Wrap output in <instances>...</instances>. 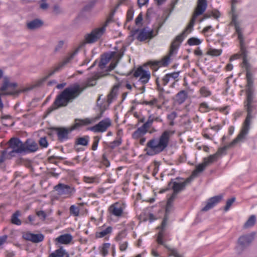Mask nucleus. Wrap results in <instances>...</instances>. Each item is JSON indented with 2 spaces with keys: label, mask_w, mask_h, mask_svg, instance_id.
<instances>
[{
  "label": "nucleus",
  "mask_w": 257,
  "mask_h": 257,
  "mask_svg": "<svg viewBox=\"0 0 257 257\" xmlns=\"http://www.w3.org/2000/svg\"><path fill=\"white\" fill-rule=\"evenodd\" d=\"M188 93L185 90H181L176 95V101L178 104L183 103L187 99Z\"/></svg>",
  "instance_id": "nucleus-29"
},
{
  "label": "nucleus",
  "mask_w": 257,
  "mask_h": 257,
  "mask_svg": "<svg viewBox=\"0 0 257 257\" xmlns=\"http://www.w3.org/2000/svg\"><path fill=\"white\" fill-rule=\"evenodd\" d=\"M7 159V152L6 150L1 151L0 155V167L4 168L5 167L4 163Z\"/></svg>",
  "instance_id": "nucleus-43"
},
{
  "label": "nucleus",
  "mask_w": 257,
  "mask_h": 257,
  "mask_svg": "<svg viewBox=\"0 0 257 257\" xmlns=\"http://www.w3.org/2000/svg\"><path fill=\"white\" fill-rule=\"evenodd\" d=\"M112 231V227L108 226L105 229L96 233V237L97 238H101L104 237L106 235L110 233Z\"/></svg>",
  "instance_id": "nucleus-37"
},
{
  "label": "nucleus",
  "mask_w": 257,
  "mask_h": 257,
  "mask_svg": "<svg viewBox=\"0 0 257 257\" xmlns=\"http://www.w3.org/2000/svg\"><path fill=\"white\" fill-rule=\"evenodd\" d=\"M207 6V4L206 0H198L196 8L189 23L183 32L178 35L173 41L171 44L168 54L162 58L161 61L155 62L151 61L148 63V65H150L152 69L156 71L160 66H166L169 64L171 60V57L174 54H176L180 44L183 41L184 37V35H186L191 32L193 29L196 18L198 16L203 14L206 9Z\"/></svg>",
  "instance_id": "nucleus-2"
},
{
  "label": "nucleus",
  "mask_w": 257,
  "mask_h": 257,
  "mask_svg": "<svg viewBox=\"0 0 257 257\" xmlns=\"http://www.w3.org/2000/svg\"><path fill=\"white\" fill-rule=\"evenodd\" d=\"M79 208L75 205H71L70 207V212L75 216H78L79 214Z\"/></svg>",
  "instance_id": "nucleus-47"
},
{
  "label": "nucleus",
  "mask_w": 257,
  "mask_h": 257,
  "mask_svg": "<svg viewBox=\"0 0 257 257\" xmlns=\"http://www.w3.org/2000/svg\"><path fill=\"white\" fill-rule=\"evenodd\" d=\"M123 55V52H119L117 54L116 58L117 59V61L115 62H111L106 69V72H102L100 75L96 74L92 77L88 78L85 82V86L84 87H82L78 84L75 83L66 88L63 91L57 95L53 104L48 108L47 110V114H50L54 110L60 107L66 106L69 103L73 102L85 88L95 85L96 80L98 79L108 75V72L111 71L115 68L118 61L122 57Z\"/></svg>",
  "instance_id": "nucleus-1"
},
{
  "label": "nucleus",
  "mask_w": 257,
  "mask_h": 257,
  "mask_svg": "<svg viewBox=\"0 0 257 257\" xmlns=\"http://www.w3.org/2000/svg\"><path fill=\"white\" fill-rule=\"evenodd\" d=\"M191 181V178H188L184 182H177L172 179L169 183L168 186L173 190V193L177 195L178 193L184 190L186 186L190 183Z\"/></svg>",
  "instance_id": "nucleus-19"
},
{
  "label": "nucleus",
  "mask_w": 257,
  "mask_h": 257,
  "mask_svg": "<svg viewBox=\"0 0 257 257\" xmlns=\"http://www.w3.org/2000/svg\"><path fill=\"white\" fill-rule=\"evenodd\" d=\"M211 108L206 102L200 103L199 106V110L202 112H208Z\"/></svg>",
  "instance_id": "nucleus-46"
},
{
  "label": "nucleus",
  "mask_w": 257,
  "mask_h": 257,
  "mask_svg": "<svg viewBox=\"0 0 257 257\" xmlns=\"http://www.w3.org/2000/svg\"><path fill=\"white\" fill-rule=\"evenodd\" d=\"M102 114L103 111H102L99 115L95 117L86 118L84 119L76 118L74 121V123L71 126V127L73 131L77 130L83 126L92 124L99 119L102 117Z\"/></svg>",
  "instance_id": "nucleus-9"
},
{
  "label": "nucleus",
  "mask_w": 257,
  "mask_h": 257,
  "mask_svg": "<svg viewBox=\"0 0 257 257\" xmlns=\"http://www.w3.org/2000/svg\"><path fill=\"white\" fill-rule=\"evenodd\" d=\"M54 189L59 195L66 197L71 196L75 192L74 187L62 183H59L56 185Z\"/></svg>",
  "instance_id": "nucleus-14"
},
{
  "label": "nucleus",
  "mask_w": 257,
  "mask_h": 257,
  "mask_svg": "<svg viewBox=\"0 0 257 257\" xmlns=\"http://www.w3.org/2000/svg\"><path fill=\"white\" fill-rule=\"evenodd\" d=\"M158 102V100L156 98H154L150 101H144L143 102L144 104L149 105L150 106H153L156 105Z\"/></svg>",
  "instance_id": "nucleus-53"
},
{
  "label": "nucleus",
  "mask_w": 257,
  "mask_h": 257,
  "mask_svg": "<svg viewBox=\"0 0 257 257\" xmlns=\"http://www.w3.org/2000/svg\"><path fill=\"white\" fill-rule=\"evenodd\" d=\"M245 136L239 133L237 137L234 139L230 143L224 146L222 148H219L215 154L216 155V156L218 158L222 155L225 154L226 153V150L232 147L238 142H242L245 140Z\"/></svg>",
  "instance_id": "nucleus-16"
},
{
  "label": "nucleus",
  "mask_w": 257,
  "mask_h": 257,
  "mask_svg": "<svg viewBox=\"0 0 257 257\" xmlns=\"http://www.w3.org/2000/svg\"><path fill=\"white\" fill-rule=\"evenodd\" d=\"M222 198V195L215 196L210 198L207 202L206 205L202 209V211H207L213 208Z\"/></svg>",
  "instance_id": "nucleus-23"
},
{
  "label": "nucleus",
  "mask_w": 257,
  "mask_h": 257,
  "mask_svg": "<svg viewBox=\"0 0 257 257\" xmlns=\"http://www.w3.org/2000/svg\"><path fill=\"white\" fill-rule=\"evenodd\" d=\"M43 24V22L39 19H35L27 23V28L30 30H35L40 28Z\"/></svg>",
  "instance_id": "nucleus-30"
},
{
  "label": "nucleus",
  "mask_w": 257,
  "mask_h": 257,
  "mask_svg": "<svg viewBox=\"0 0 257 257\" xmlns=\"http://www.w3.org/2000/svg\"><path fill=\"white\" fill-rule=\"evenodd\" d=\"M116 53L115 52H111L106 53L101 56L100 60L98 64V67L101 70L104 69L106 64L108 63L110 60L115 56Z\"/></svg>",
  "instance_id": "nucleus-21"
},
{
  "label": "nucleus",
  "mask_w": 257,
  "mask_h": 257,
  "mask_svg": "<svg viewBox=\"0 0 257 257\" xmlns=\"http://www.w3.org/2000/svg\"><path fill=\"white\" fill-rule=\"evenodd\" d=\"M96 3V0H92L90 1L87 5L84 7V10L88 11L90 10Z\"/></svg>",
  "instance_id": "nucleus-50"
},
{
  "label": "nucleus",
  "mask_w": 257,
  "mask_h": 257,
  "mask_svg": "<svg viewBox=\"0 0 257 257\" xmlns=\"http://www.w3.org/2000/svg\"><path fill=\"white\" fill-rule=\"evenodd\" d=\"M102 163L106 167H108L110 165L109 161L106 158L105 154H103L102 156Z\"/></svg>",
  "instance_id": "nucleus-57"
},
{
  "label": "nucleus",
  "mask_w": 257,
  "mask_h": 257,
  "mask_svg": "<svg viewBox=\"0 0 257 257\" xmlns=\"http://www.w3.org/2000/svg\"><path fill=\"white\" fill-rule=\"evenodd\" d=\"M152 126L151 124L149 123L148 122H146L141 127L143 128V130L145 131L147 133L148 132V130Z\"/></svg>",
  "instance_id": "nucleus-59"
},
{
  "label": "nucleus",
  "mask_w": 257,
  "mask_h": 257,
  "mask_svg": "<svg viewBox=\"0 0 257 257\" xmlns=\"http://www.w3.org/2000/svg\"><path fill=\"white\" fill-rule=\"evenodd\" d=\"M106 25L107 22L103 26L94 29L91 33L86 34L85 36V43L92 44L97 41L104 33Z\"/></svg>",
  "instance_id": "nucleus-7"
},
{
  "label": "nucleus",
  "mask_w": 257,
  "mask_h": 257,
  "mask_svg": "<svg viewBox=\"0 0 257 257\" xmlns=\"http://www.w3.org/2000/svg\"><path fill=\"white\" fill-rule=\"evenodd\" d=\"M120 86V83L118 82L115 84L112 87L111 90L107 95V102L110 103L113 99L116 97L118 88Z\"/></svg>",
  "instance_id": "nucleus-26"
},
{
  "label": "nucleus",
  "mask_w": 257,
  "mask_h": 257,
  "mask_svg": "<svg viewBox=\"0 0 257 257\" xmlns=\"http://www.w3.org/2000/svg\"><path fill=\"white\" fill-rule=\"evenodd\" d=\"M255 236L256 232L254 231L243 234L238 238L237 244L242 250H244L251 245Z\"/></svg>",
  "instance_id": "nucleus-8"
},
{
  "label": "nucleus",
  "mask_w": 257,
  "mask_h": 257,
  "mask_svg": "<svg viewBox=\"0 0 257 257\" xmlns=\"http://www.w3.org/2000/svg\"><path fill=\"white\" fill-rule=\"evenodd\" d=\"M128 246V242L127 241H124L123 242H121L119 243V248L120 251H125Z\"/></svg>",
  "instance_id": "nucleus-54"
},
{
  "label": "nucleus",
  "mask_w": 257,
  "mask_h": 257,
  "mask_svg": "<svg viewBox=\"0 0 257 257\" xmlns=\"http://www.w3.org/2000/svg\"><path fill=\"white\" fill-rule=\"evenodd\" d=\"M187 43L189 45L191 46L199 45L200 44H201V41L198 38L192 37L188 39Z\"/></svg>",
  "instance_id": "nucleus-44"
},
{
  "label": "nucleus",
  "mask_w": 257,
  "mask_h": 257,
  "mask_svg": "<svg viewBox=\"0 0 257 257\" xmlns=\"http://www.w3.org/2000/svg\"><path fill=\"white\" fill-rule=\"evenodd\" d=\"M173 134L174 132L166 130L162 133L159 138L150 140L144 149L146 154L152 156L163 152L168 146L170 138Z\"/></svg>",
  "instance_id": "nucleus-4"
},
{
  "label": "nucleus",
  "mask_w": 257,
  "mask_h": 257,
  "mask_svg": "<svg viewBox=\"0 0 257 257\" xmlns=\"http://www.w3.org/2000/svg\"><path fill=\"white\" fill-rule=\"evenodd\" d=\"M89 143V137L84 136L82 137H79L75 140V145H81L83 146H87Z\"/></svg>",
  "instance_id": "nucleus-33"
},
{
  "label": "nucleus",
  "mask_w": 257,
  "mask_h": 257,
  "mask_svg": "<svg viewBox=\"0 0 257 257\" xmlns=\"http://www.w3.org/2000/svg\"><path fill=\"white\" fill-rule=\"evenodd\" d=\"M179 71L174 72L173 73L166 74L162 78V84L164 86L166 85L170 80H174L176 81L178 80V78L179 75Z\"/></svg>",
  "instance_id": "nucleus-25"
},
{
  "label": "nucleus",
  "mask_w": 257,
  "mask_h": 257,
  "mask_svg": "<svg viewBox=\"0 0 257 257\" xmlns=\"http://www.w3.org/2000/svg\"><path fill=\"white\" fill-rule=\"evenodd\" d=\"M38 149V145L36 142L32 140H28L25 143V152H35Z\"/></svg>",
  "instance_id": "nucleus-24"
},
{
  "label": "nucleus",
  "mask_w": 257,
  "mask_h": 257,
  "mask_svg": "<svg viewBox=\"0 0 257 257\" xmlns=\"http://www.w3.org/2000/svg\"><path fill=\"white\" fill-rule=\"evenodd\" d=\"M143 21V15L142 13H140L137 18L136 19L135 23L137 25H139L141 23V22Z\"/></svg>",
  "instance_id": "nucleus-62"
},
{
  "label": "nucleus",
  "mask_w": 257,
  "mask_h": 257,
  "mask_svg": "<svg viewBox=\"0 0 257 257\" xmlns=\"http://www.w3.org/2000/svg\"><path fill=\"white\" fill-rule=\"evenodd\" d=\"M52 130L56 132L58 140L61 142L69 139V134L73 131L71 126L68 128L63 127H53Z\"/></svg>",
  "instance_id": "nucleus-18"
},
{
  "label": "nucleus",
  "mask_w": 257,
  "mask_h": 257,
  "mask_svg": "<svg viewBox=\"0 0 257 257\" xmlns=\"http://www.w3.org/2000/svg\"><path fill=\"white\" fill-rule=\"evenodd\" d=\"M125 206L123 203L117 202L111 205L108 208V211L111 215L117 217H120L122 216Z\"/></svg>",
  "instance_id": "nucleus-17"
},
{
  "label": "nucleus",
  "mask_w": 257,
  "mask_h": 257,
  "mask_svg": "<svg viewBox=\"0 0 257 257\" xmlns=\"http://www.w3.org/2000/svg\"><path fill=\"white\" fill-rule=\"evenodd\" d=\"M110 244L109 243H104L100 248V253L104 257L108 253V249L110 247Z\"/></svg>",
  "instance_id": "nucleus-41"
},
{
  "label": "nucleus",
  "mask_w": 257,
  "mask_h": 257,
  "mask_svg": "<svg viewBox=\"0 0 257 257\" xmlns=\"http://www.w3.org/2000/svg\"><path fill=\"white\" fill-rule=\"evenodd\" d=\"M206 167L203 163L200 164L196 166L195 169L192 172L191 176L189 178H191V180L193 178L198 176L201 173H202Z\"/></svg>",
  "instance_id": "nucleus-32"
},
{
  "label": "nucleus",
  "mask_w": 257,
  "mask_h": 257,
  "mask_svg": "<svg viewBox=\"0 0 257 257\" xmlns=\"http://www.w3.org/2000/svg\"><path fill=\"white\" fill-rule=\"evenodd\" d=\"M36 214L42 220H45L47 217V214L45 212L42 210L37 211Z\"/></svg>",
  "instance_id": "nucleus-52"
},
{
  "label": "nucleus",
  "mask_w": 257,
  "mask_h": 257,
  "mask_svg": "<svg viewBox=\"0 0 257 257\" xmlns=\"http://www.w3.org/2000/svg\"><path fill=\"white\" fill-rule=\"evenodd\" d=\"M235 197H232V198L229 199L227 200L226 205L224 208V210L225 211H227V210H228V209H229L230 206L232 205L233 203L235 201Z\"/></svg>",
  "instance_id": "nucleus-49"
},
{
  "label": "nucleus",
  "mask_w": 257,
  "mask_h": 257,
  "mask_svg": "<svg viewBox=\"0 0 257 257\" xmlns=\"http://www.w3.org/2000/svg\"><path fill=\"white\" fill-rule=\"evenodd\" d=\"M23 237L25 240L31 241L34 243H38L43 240L44 236L42 234H34L27 232L23 234Z\"/></svg>",
  "instance_id": "nucleus-22"
},
{
  "label": "nucleus",
  "mask_w": 257,
  "mask_h": 257,
  "mask_svg": "<svg viewBox=\"0 0 257 257\" xmlns=\"http://www.w3.org/2000/svg\"><path fill=\"white\" fill-rule=\"evenodd\" d=\"M10 147L12 149L9 155L14 156V153L21 154L25 152V143H23L18 138H13L10 141Z\"/></svg>",
  "instance_id": "nucleus-11"
},
{
  "label": "nucleus",
  "mask_w": 257,
  "mask_h": 257,
  "mask_svg": "<svg viewBox=\"0 0 257 257\" xmlns=\"http://www.w3.org/2000/svg\"><path fill=\"white\" fill-rule=\"evenodd\" d=\"M256 222V217L254 215H251L243 225V227L248 228L253 226Z\"/></svg>",
  "instance_id": "nucleus-36"
},
{
  "label": "nucleus",
  "mask_w": 257,
  "mask_h": 257,
  "mask_svg": "<svg viewBox=\"0 0 257 257\" xmlns=\"http://www.w3.org/2000/svg\"><path fill=\"white\" fill-rule=\"evenodd\" d=\"M232 22L233 23L234 25L236 32L238 35V39L239 40L240 51L241 53V55H242L243 57L242 62H244V60H246V61H247V52L244 46L243 35L241 33V30L239 27V24L236 22L235 18L234 16H232Z\"/></svg>",
  "instance_id": "nucleus-10"
},
{
  "label": "nucleus",
  "mask_w": 257,
  "mask_h": 257,
  "mask_svg": "<svg viewBox=\"0 0 257 257\" xmlns=\"http://www.w3.org/2000/svg\"><path fill=\"white\" fill-rule=\"evenodd\" d=\"M83 181L87 183H98V178L95 177H83Z\"/></svg>",
  "instance_id": "nucleus-45"
},
{
  "label": "nucleus",
  "mask_w": 257,
  "mask_h": 257,
  "mask_svg": "<svg viewBox=\"0 0 257 257\" xmlns=\"http://www.w3.org/2000/svg\"><path fill=\"white\" fill-rule=\"evenodd\" d=\"M218 158L216 156V155L214 154L209 156L207 158H204L203 163L206 167H207L213 163L214 162L216 161Z\"/></svg>",
  "instance_id": "nucleus-35"
},
{
  "label": "nucleus",
  "mask_w": 257,
  "mask_h": 257,
  "mask_svg": "<svg viewBox=\"0 0 257 257\" xmlns=\"http://www.w3.org/2000/svg\"><path fill=\"white\" fill-rule=\"evenodd\" d=\"M64 45V42L63 41H60L58 42V45L55 48V51H57L61 49Z\"/></svg>",
  "instance_id": "nucleus-64"
},
{
  "label": "nucleus",
  "mask_w": 257,
  "mask_h": 257,
  "mask_svg": "<svg viewBox=\"0 0 257 257\" xmlns=\"http://www.w3.org/2000/svg\"><path fill=\"white\" fill-rule=\"evenodd\" d=\"M200 95L204 97L210 96L212 93L210 90L206 86H202L199 90Z\"/></svg>",
  "instance_id": "nucleus-40"
},
{
  "label": "nucleus",
  "mask_w": 257,
  "mask_h": 257,
  "mask_svg": "<svg viewBox=\"0 0 257 257\" xmlns=\"http://www.w3.org/2000/svg\"><path fill=\"white\" fill-rule=\"evenodd\" d=\"M177 116V113L175 111L172 112L170 114H168L167 118L171 121H173Z\"/></svg>",
  "instance_id": "nucleus-56"
},
{
  "label": "nucleus",
  "mask_w": 257,
  "mask_h": 257,
  "mask_svg": "<svg viewBox=\"0 0 257 257\" xmlns=\"http://www.w3.org/2000/svg\"><path fill=\"white\" fill-rule=\"evenodd\" d=\"M177 195L175 193H172V195L168 199L165 215H167L168 216L167 213L170 211L173 203Z\"/></svg>",
  "instance_id": "nucleus-34"
},
{
  "label": "nucleus",
  "mask_w": 257,
  "mask_h": 257,
  "mask_svg": "<svg viewBox=\"0 0 257 257\" xmlns=\"http://www.w3.org/2000/svg\"><path fill=\"white\" fill-rule=\"evenodd\" d=\"M121 143V140L120 138H118L117 139L113 141L111 143H110L109 145V147L111 149H114L115 148L119 146Z\"/></svg>",
  "instance_id": "nucleus-48"
},
{
  "label": "nucleus",
  "mask_w": 257,
  "mask_h": 257,
  "mask_svg": "<svg viewBox=\"0 0 257 257\" xmlns=\"http://www.w3.org/2000/svg\"><path fill=\"white\" fill-rule=\"evenodd\" d=\"M53 11L56 14H60L62 12L61 8L58 5H55L54 6Z\"/></svg>",
  "instance_id": "nucleus-61"
},
{
  "label": "nucleus",
  "mask_w": 257,
  "mask_h": 257,
  "mask_svg": "<svg viewBox=\"0 0 257 257\" xmlns=\"http://www.w3.org/2000/svg\"><path fill=\"white\" fill-rule=\"evenodd\" d=\"M81 47V46H79L73 52L70 53L67 56H66L63 61L55 65L53 68H51V70H49V73L46 76L38 81L36 83L31 85L24 88L23 89L20 90L18 91H10V92H2V93H0V110H2L4 108V104L1 98L2 95H13L16 93L18 94L20 92H28L37 87L40 86L43 83V82H44L49 77L53 75L54 73L61 71L67 64L70 63L74 57L78 53Z\"/></svg>",
  "instance_id": "nucleus-3"
},
{
  "label": "nucleus",
  "mask_w": 257,
  "mask_h": 257,
  "mask_svg": "<svg viewBox=\"0 0 257 257\" xmlns=\"http://www.w3.org/2000/svg\"><path fill=\"white\" fill-rule=\"evenodd\" d=\"M17 86V84L15 82L11 83L8 79H5L4 80L2 87L0 88V91L1 92H7L6 91L11 88H15Z\"/></svg>",
  "instance_id": "nucleus-31"
},
{
  "label": "nucleus",
  "mask_w": 257,
  "mask_h": 257,
  "mask_svg": "<svg viewBox=\"0 0 257 257\" xmlns=\"http://www.w3.org/2000/svg\"><path fill=\"white\" fill-rule=\"evenodd\" d=\"M136 32L138 33L137 39L141 42L144 41L148 39H151L158 34V31H156V33L154 34V31L152 29H149L148 28L137 30Z\"/></svg>",
  "instance_id": "nucleus-13"
},
{
  "label": "nucleus",
  "mask_w": 257,
  "mask_h": 257,
  "mask_svg": "<svg viewBox=\"0 0 257 257\" xmlns=\"http://www.w3.org/2000/svg\"><path fill=\"white\" fill-rule=\"evenodd\" d=\"M221 49H215L210 48L207 51L206 54L208 55H210L212 56H218L221 55Z\"/></svg>",
  "instance_id": "nucleus-42"
},
{
  "label": "nucleus",
  "mask_w": 257,
  "mask_h": 257,
  "mask_svg": "<svg viewBox=\"0 0 257 257\" xmlns=\"http://www.w3.org/2000/svg\"><path fill=\"white\" fill-rule=\"evenodd\" d=\"M99 139L98 137H95L92 145V150L95 151L97 149Z\"/></svg>",
  "instance_id": "nucleus-55"
},
{
  "label": "nucleus",
  "mask_w": 257,
  "mask_h": 257,
  "mask_svg": "<svg viewBox=\"0 0 257 257\" xmlns=\"http://www.w3.org/2000/svg\"><path fill=\"white\" fill-rule=\"evenodd\" d=\"M168 220V217L167 215H165L161 225L158 227V228L160 229V231L159 232L158 234L157 242L158 244L163 245L165 248L169 249V246L165 244L163 240V238L164 237V231L167 226Z\"/></svg>",
  "instance_id": "nucleus-20"
},
{
  "label": "nucleus",
  "mask_w": 257,
  "mask_h": 257,
  "mask_svg": "<svg viewBox=\"0 0 257 257\" xmlns=\"http://www.w3.org/2000/svg\"><path fill=\"white\" fill-rule=\"evenodd\" d=\"M146 134V133L145 131H144L143 128L140 127L133 133L132 137L135 139H138L142 138Z\"/></svg>",
  "instance_id": "nucleus-38"
},
{
  "label": "nucleus",
  "mask_w": 257,
  "mask_h": 257,
  "mask_svg": "<svg viewBox=\"0 0 257 257\" xmlns=\"http://www.w3.org/2000/svg\"><path fill=\"white\" fill-rule=\"evenodd\" d=\"M241 67L245 69L246 71V100L245 104H252L254 99V89H253V77L251 73V66L246 60H244V62L241 63Z\"/></svg>",
  "instance_id": "nucleus-5"
},
{
  "label": "nucleus",
  "mask_w": 257,
  "mask_h": 257,
  "mask_svg": "<svg viewBox=\"0 0 257 257\" xmlns=\"http://www.w3.org/2000/svg\"><path fill=\"white\" fill-rule=\"evenodd\" d=\"M168 250H170L171 252V254L174 255L175 257H183L181 255L179 254L177 251L175 249H171L169 247Z\"/></svg>",
  "instance_id": "nucleus-60"
},
{
  "label": "nucleus",
  "mask_w": 257,
  "mask_h": 257,
  "mask_svg": "<svg viewBox=\"0 0 257 257\" xmlns=\"http://www.w3.org/2000/svg\"><path fill=\"white\" fill-rule=\"evenodd\" d=\"M111 120L109 118H106L95 125L89 128V130L94 133H103L111 125Z\"/></svg>",
  "instance_id": "nucleus-15"
},
{
  "label": "nucleus",
  "mask_w": 257,
  "mask_h": 257,
  "mask_svg": "<svg viewBox=\"0 0 257 257\" xmlns=\"http://www.w3.org/2000/svg\"><path fill=\"white\" fill-rule=\"evenodd\" d=\"M133 75L136 78H139V81L143 84L142 86L137 88L141 91V93H144L145 91V85L149 82L151 78L150 72L141 66L136 69Z\"/></svg>",
  "instance_id": "nucleus-6"
},
{
  "label": "nucleus",
  "mask_w": 257,
  "mask_h": 257,
  "mask_svg": "<svg viewBox=\"0 0 257 257\" xmlns=\"http://www.w3.org/2000/svg\"><path fill=\"white\" fill-rule=\"evenodd\" d=\"M245 107L247 114L240 133L246 137L250 128V120L252 118L251 113L254 109V105L252 104H245Z\"/></svg>",
  "instance_id": "nucleus-12"
},
{
  "label": "nucleus",
  "mask_w": 257,
  "mask_h": 257,
  "mask_svg": "<svg viewBox=\"0 0 257 257\" xmlns=\"http://www.w3.org/2000/svg\"><path fill=\"white\" fill-rule=\"evenodd\" d=\"M72 239V236L68 233L60 235L56 238L55 240L61 244H68L70 243Z\"/></svg>",
  "instance_id": "nucleus-27"
},
{
  "label": "nucleus",
  "mask_w": 257,
  "mask_h": 257,
  "mask_svg": "<svg viewBox=\"0 0 257 257\" xmlns=\"http://www.w3.org/2000/svg\"><path fill=\"white\" fill-rule=\"evenodd\" d=\"M149 0H138V4L140 8L148 4Z\"/></svg>",
  "instance_id": "nucleus-63"
},
{
  "label": "nucleus",
  "mask_w": 257,
  "mask_h": 257,
  "mask_svg": "<svg viewBox=\"0 0 257 257\" xmlns=\"http://www.w3.org/2000/svg\"><path fill=\"white\" fill-rule=\"evenodd\" d=\"M49 257H69V253L62 246L49 254Z\"/></svg>",
  "instance_id": "nucleus-28"
},
{
  "label": "nucleus",
  "mask_w": 257,
  "mask_h": 257,
  "mask_svg": "<svg viewBox=\"0 0 257 257\" xmlns=\"http://www.w3.org/2000/svg\"><path fill=\"white\" fill-rule=\"evenodd\" d=\"M39 143L40 145L43 148H46L48 145V142L45 137L41 138L39 141Z\"/></svg>",
  "instance_id": "nucleus-51"
},
{
  "label": "nucleus",
  "mask_w": 257,
  "mask_h": 257,
  "mask_svg": "<svg viewBox=\"0 0 257 257\" xmlns=\"http://www.w3.org/2000/svg\"><path fill=\"white\" fill-rule=\"evenodd\" d=\"M46 0H42L40 4V8L43 10H46L48 8L49 5L46 3Z\"/></svg>",
  "instance_id": "nucleus-58"
},
{
  "label": "nucleus",
  "mask_w": 257,
  "mask_h": 257,
  "mask_svg": "<svg viewBox=\"0 0 257 257\" xmlns=\"http://www.w3.org/2000/svg\"><path fill=\"white\" fill-rule=\"evenodd\" d=\"M20 215V212L19 211H17L15 213H14L12 216L11 221L13 224L19 225L21 224V221L18 218L19 216Z\"/></svg>",
  "instance_id": "nucleus-39"
}]
</instances>
